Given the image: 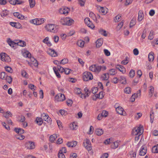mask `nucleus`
<instances>
[{
    "label": "nucleus",
    "instance_id": "1",
    "mask_svg": "<svg viewBox=\"0 0 158 158\" xmlns=\"http://www.w3.org/2000/svg\"><path fill=\"white\" fill-rule=\"evenodd\" d=\"M143 132V127L141 125H140L139 127L135 128L133 130L132 134L133 135L135 136V140L137 141L139 140V137L142 134Z\"/></svg>",
    "mask_w": 158,
    "mask_h": 158
},
{
    "label": "nucleus",
    "instance_id": "2",
    "mask_svg": "<svg viewBox=\"0 0 158 158\" xmlns=\"http://www.w3.org/2000/svg\"><path fill=\"white\" fill-rule=\"evenodd\" d=\"M45 28L47 31L51 32L56 33L58 31V26L53 24H48L45 26Z\"/></svg>",
    "mask_w": 158,
    "mask_h": 158
},
{
    "label": "nucleus",
    "instance_id": "3",
    "mask_svg": "<svg viewBox=\"0 0 158 158\" xmlns=\"http://www.w3.org/2000/svg\"><path fill=\"white\" fill-rule=\"evenodd\" d=\"M83 77L84 80L85 81L91 80L93 78L91 73L88 72H85L83 73Z\"/></svg>",
    "mask_w": 158,
    "mask_h": 158
},
{
    "label": "nucleus",
    "instance_id": "4",
    "mask_svg": "<svg viewBox=\"0 0 158 158\" xmlns=\"http://www.w3.org/2000/svg\"><path fill=\"white\" fill-rule=\"evenodd\" d=\"M1 59L3 61L9 62L11 61L10 57L5 53H1Z\"/></svg>",
    "mask_w": 158,
    "mask_h": 158
},
{
    "label": "nucleus",
    "instance_id": "5",
    "mask_svg": "<svg viewBox=\"0 0 158 158\" xmlns=\"http://www.w3.org/2000/svg\"><path fill=\"white\" fill-rule=\"evenodd\" d=\"M25 146L27 149H32L35 148V145L34 142L28 141L25 143Z\"/></svg>",
    "mask_w": 158,
    "mask_h": 158
},
{
    "label": "nucleus",
    "instance_id": "6",
    "mask_svg": "<svg viewBox=\"0 0 158 158\" xmlns=\"http://www.w3.org/2000/svg\"><path fill=\"white\" fill-rule=\"evenodd\" d=\"M55 98L56 100L58 102L63 101L65 99L64 95L61 94H58L55 96Z\"/></svg>",
    "mask_w": 158,
    "mask_h": 158
},
{
    "label": "nucleus",
    "instance_id": "7",
    "mask_svg": "<svg viewBox=\"0 0 158 158\" xmlns=\"http://www.w3.org/2000/svg\"><path fill=\"white\" fill-rule=\"evenodd\" d=\"M41 118L45 121L47 122L49 124L52 123L51 119L48 115L45 113H43L41 114Z\"/></svg>",
    "mask_w": 158,
    "mask_h": 158
},
{
    "label": "nucleus",
    "instance_id": "8",
    "mask_svg": "<svg viewBox=\"0 0 158 158\" xmlns=\"http://www.w3.org/2000/svg\"><path fill=\"white\" fill-rule=\"evenodd\" d=\"M69 9L66 7L60 8L59 10V12L60 13L66 15L68 14L69 11Z\"/></svg>",
    "mask_w": 158,
    "mask_h": 158
},
{
    "label": "nucleus",
    "instance_id": "9",
    "mask_svg": "<svg viewBox=\"0 0 158 158\" xmlns=\"http://www.w3.org/2000/svg\"><path fill=\"white\" fill-rule=\"evenodd\" d=\"M47 53L52 57H56L57 56V52L54 49L49 48L47 51Z\"/></svg>",
    "mask_w": 158,
    "mask_h": 158
},
{
    "label": "nucleus",
    "instance_id": "10",
    "mask_svg": "<svg viewBox=\"0 0 158 158\" xmlns=\"http://www.w3.org/2000/svg\"><path fill=\"white\" fill-rule=\"evenodd\" d=\"M13 15L15 17H16L18 19L21 20H24L27 19V17H25L18 12L14 13Z\"/></svg>",
    "mask_w": 158,
    "mask_h": 158
},
{
    "label": "nucleus",
    "instance_id": "11",
    "mask_svg": "<svg viewBox=\"0 0 158 158\" xmlns=\"http://www.w3.org/2000/svg\"><path fill=\"white\" fill-rule=\"evenodd\" d=\"M85 22L90 28L93 29L94 27V25L90 22L89 18H86L85 19Z\"/></svg>",
    "mask_w": 158,
    "mask_h": 158
},
{
    "label": "nucleus",
    "instance_id": "12",
    "mask_svg": "<svg viewBox=\"0 0 158 158\" xmlns=\"http://www.w3.org/2000/svg\"><path fill=\"white\" fill-rule=\"evenodd\" d=\"M147 148L144 146H142L140 150L139 155L140 156H143L145 155L147 152Z\"/></svg>",
    "mask_w": 158,
    "mask_h": 158
},
{
    "label": "nucleus",
    "instance_id": "13",
    "mask_svg": "<svg viewBox=\"0 0 158 158\" xmlns=\"http://www.w3.org/2000/svg\"><path fill=\"white\" fill-rule=\"evenodd\" d=\"M116 110L117 112L121 115H124L125 113L123 114L124 110L123 109L121 106H118L116 108Z\"/></svg>",
    "mask_w": 158,
    "mask_h": 158
},
{
    "label": "nucleus",
    "instance_id": "14",
    "mask_svg": "<svg viewBox=\"0 0 158 158\" xmlns=\"http://www.w3.org/2000/svg\"><path fill=\"white\" fill-rule=\"evenodd\" d=\"M10 24L12 26L15 27L16 28H20L21 27V25L19 23L10 22Z\"/></svg>",
    "mask_w": 158,
    "mask_h": 158
},
{
    "label": "nucleus",
    "instance_id": "15",
    "mask_svg": "<svg viewBox=\"0 0 158 158\" xmlns=\"http://www.w3.org/2000/svg\"><path fill=\"white\" fill-rule=\"evenodd\" d=\"M144 17V14L143 13V11L140 10L138 13V20L140 22L142 20Z\"/></svg>",
    "mask_w": 158,
    "mask_h": 158
},
{
    "label": "nucleus",
    "instance_id": "16",
    "mask_svg": "<svg viewBox=\"0 0 158 158\" xmlns=\"http://www.w3.org/2000/svg\"><path fill=\"white\" fill-rule=\"evenodd\" d=\"M7 42L9 45L12 47L14 48L15 46H16V43L12 41L10 38L7 39Z\"/></svg>",
    "mask_w": 158,
    "mask_h": 158
},
{
    "label": "nucleus",
    "instance_id": "17",
    "mask_svg": "<svg viewBox=\"0 0 158 158\" xmlns=\"http://www.w3.org/2000/svg\"><path fill=\"white\" fill-rule=\"evenodd\" d=\"M116 68L120 72H122L123 73H124L126 72L125 68L122 65H117L116 66Z\"/></svg>",
    "mask_w": 158,
    "mask_h": 158
},
{
    "label": "nucleus",
    "instance_id": "18",
    "mask_svg": "<svg viewBox=\"0 0 158 158\" xmlns=\"http://www.w3.org/2000/svg\"><path fill=\"white\" fill-rule=\"evenodd\" d=\"M9 2L10 4L13 5H19L23 3L22 1H9Z\"/></svg>",
    "mask_w": 158,
    "mask_h": 158
},
{
    "label": "nucleus",
    "instance_id": "19",
    "mask_svg": "<svg viewBox=\"0 0 158 158\" xmlns=\"http://www.w3.org/2000/svg\"><path fill=\"white\" fill-rule=\"evenodd\" d=\"M49 38L48 37H47L43 40V42L45 44H46L48 46H51L52 44L49 41Z\"/></svg>",
    "mask_w": 158,
    "mask_h": 158
},
{
    "label": "nucleus",
    "instance_id": "20",
    "mask_svg": "<svg viewBox=\"0 0 158 158\" xmlns=\"http://www.w3.org/2000/svg\"><path fill=\"white\" fill-rule=\"evenodd\" d=\"M99 12H101L103 15H106L108 12V9L107 8H104L103 7H100Z\"/></svg>",
    "mask_w": 158,
    "mask_h": 158
},
{
    "label": "nucleus",
    "instance_id": "21",
    "mask_svg": "<svg viewBox=\"0 0 158 158\" xmlns=\"http://www.w3.org/2000/svg\"><path fill=\"white\" fill-rule=\"evenodd\" d=\"M77 144V142L76 141H73L71 142H68L67 144V146L69 147H75Z\"/></svg>",
    "mask_w": 158,
    "mask_h": 158
},
{
    "label": "nucleus",
    "instance_id": "22",
    "mask_svg": "<svg viewBox=\"0 0 158 158\" xmlns=\"http://www.w3.org/2000/svg\"><path fill=\"white\" fill-rule=\"evenodd\" d=\"M14 131L18 134L21 135L24 133V130L21 128H15Z\"/></svg>",
    "mask_w": 158,
    "mask_h": 158
},
{
    "label": "nucleus",
    "instance_id": "23",
    "mask_svg": "<svg viewBox=\"0 0 158 158\" xmlns=\"http://www.w3.org/2000/svg\"><path fill=\"white\" fill-rule=\"evenodd\" d=\"M66 25L70 26L74 23V20L70 18L67 17Z\"/></svg>",
    "mask_w": 158,
    "mask_h": 158
},
{
    "label": "nucleus",
    "instance_id": "24",
    "mask_svg": "<svg viewBox=\"0 0 158 158\" xmlns=\"http://www.w3.org/2000/svg\"><path fill=\"white\" fill-rule=\"evenodd\" d=\"M154 53L152 52L149 53L148 55V60L149 61H152L154 59Z\"/></svg>",
    "mask_w": 158,
    "mask_h": 158
},
{
    "label": "nucleus",
    "instance_id": "25",
    "mask_svg": "<svg viewBox=\"0 0 158 158\" xmlns=\"http://www.w3.org/2000/svg\"><path fill=\"white\" fill-rule=\"evenodd\" d=\"M103 43V40L101 38L99 39L96 41V46L97 47L99 48Z\"/></svg>",
    "mask_w": 158,
    "mask_h": 158
},
{
    "label": "nucleus",
    "instance_id": "26",
    "mask_svg": "<svg viewBox=\"0 0 158 158\" xmlns=\"http://www.w3.org/2000/svg\"><path fill=\"white\" fill-rule=\"evenodd\" d=\"M36 123L39 125H41L42 124L43 122L42 118L38 117L35 120Z\"/></svg>",
    "mask_w": 158,
    "mask_h": 158
},
{
    "label": "nucleus",
    "instance_id": "27",
    "mask_svg": "<svg viewBox=\"0 0 158 158\" xmlns=\"http://www.w3.org/2000/svg\"><path fill=\"white\" fill-rule=\"evenodd\" d=\"M57 138L56 134H54L50 137V141L51 142H54V141Z\"/></svg>",
    "mask_w": 158,
    "mask_h": 158
},
{
    "label": "nucleus",
    "instance_id": "28",
    "mask_svg": "<svg viewBox=\"0 0 158 158\" xmlns=\"http://www.w3.org/2000/svg\"><path fill=\"white\" fill-rule=\"evenodd\" d=\"M85 91L86 90L87 92L86 91L85 95L81 94V97L82 98H85L86 97H88L89 95V94L90 93L89 90L87 88H85Z\"/></svg>",
    "mask_w": 158,
    "mask_h": 158
},
{
    "label": "nucleus",
    "instance_id": "29",
    "mask_svg": "<svg viewBox=\"0 0 158 158\" xmlns=\"http://www.w3.org/2000/svg\"><path fill=\"white\" fill-rule=\"evenodd\" d=\"M95 132L97 135L98 136H100L103 134V130L100 129H97L95 130Z\"/></svg>",
    "mask_w": 158,
    "mask_h": 158
},
{
    "label": "nucleus",
    "instance_id": "30",
    "mask_svg": "<svg viewBox=\"0 0 158 158\" xmlns=\"http://www.w3.org/2000/svg\"><path fill=\"white\" fill-rule=\"evenodd\" d=\"M136 23V18L133 17L131 19L130 24V27L131 28L134 26Z\"/></svg>",
    "mask_w": 158,
    "mask_h": 158
},
{
    "label": "nucleus",
    "instance_id": "31",
    "mask_svg": "<svg viewBox=\"0 0 158 158\" xmlns=\"http://www.w3.org/2000/svg\"><path fill=\"white\" fill-rule=\"evenodd\" d=\"M119 142L120 141L117 140L114 142L113 145L111 146L112 148L113 149H115L117 148L118 145L119 143Z\"/></svg>",
    "mask_w": 158,
    "mask_h": 158
},
{
    "label": "nucleus",
    "instance_id": "32",
    "mask_svg": "<svg viewBox=\"0 0 158 158\" xmlns=\"http://www.w3.org/2000/svg\"><path fill=\"white\" fill-rule=\"evenodd\" d=\"M17 45H19L21 47H24L26 45V43L24 41L20 40L19 42L16 43V46Z\"/></svg>",
    "mask_w": 158,
    "mask_h": 158
},
{
    "label": "nucleus",
    "instance_id": "33",
    "mask_svg": "<svg viewBox=\"0 0 158 158\" xmlns=\"http://www.w3.org/2000/svg\"><path fill=\"white\" fill-rule=\"evenodd\" d=\"M53 69L57 77L60 78L61 77L58 71V70L57 69V68L56 67H53Z\"/></svg>",
    "mask_w": 158,
    "mask_h": 158
},
{
    "label": "nucleus",
    "instance_id": "34",
    "mask_svg": "<svg viewBox=\"0 0 158 158\" xmlns=\"http://www.w3.org/2000/svg\"><path fill=\"white\" fill-rule=\"evenodd\" d=\"M109 77V74L108 73H105L103 74L102 77V80H107Z\"/></svg>",
    "mask_w": 158,
    "mask_h": 158
},
{
    "label": "nucleus",
    "instance_id": "35",
    "mask_svg": "<svg viewBox=\"0 0 158 158\" xmlns=\"http://www.w3.org/2000/svg\"><path fill=\"white\" fill-rule=\"evenodd\" d=\"M70 127L71 129L73 130L76 129L77 127V125L75 122L73 123L72 124H71Z\"/></svg>",
    "mask_w": 158,
    "mask_h": 158
},
{
    "label": "nucleus",
    "instance_id": "36",
    "mask_svg": "<svg viewBox=\"0 0 158 158\" xmlns=\"http://www.w3.org/2000/svg\"><path fill=\"white\" fill-rule=\"evenodd\" d=\"M152 151V152L154 153H158V144L153 147Z\"/></svg>",
    "mask_w": 158,
    "mask_h": 158
},
{
    "label": "nucleus",
    "instance_id": "37",
    "mask_svg": "<svg viewBox=\"0 0 158 158\" xmlns=\"http://www.w3.org/2000/svg\"><path fill=\"white\" fill-rule=\"evenodd\" d=\"M84 41L81 40H78L77 43V45L81 47H83L84 46Z\"/></svg>",
    "mask_w": 158,
    "mask_h": 158
},
{
    "label": "nucleus",
    "instance_id": "38",
    "mask_svg": "<svg viewBox=\"0 0 158 158\" xmlns=\"http://www.w3.org/2000/svg\"><path fill=\"white\" fill-rule=\"evenodd\" d=\"M99 32L101 34L105 36H106L107 35V34L106 33V31L102 29H100L99 30Z\"/></svg>",
    "mask_w": 158,
    "mask_h": 158
},
{
    "label": "nucleus",
    "instance_id": "39",
    "mask_svg": "<svg viewBox=\"0 0 158 158\" xmlns=\"http://www.w3.org/2000/svg\"><path fill=\"white\" fill-rule=\"evenodd\" d=\"M95 96L96 98H99L100 99H102L104 97L103 92H100L99 94H96L95 95Z\"/></svg>",
    "mask_w": 158,
    "mask_h": 158
},
{
    "label": "nucleus",
    "instance_id": "40",
    "mask_svg": "<svg viewBox=\"0 0 158 158\" xmlns=\"http://www.w3.org/2000/svg\"><path fill=\"white\" fill-rule=\"evenodd\" d=\"M21 74L22 76L26 78H28V75L27 73L24 70H22L21 71Z\"/></svg>",
    "mask_w": 158,
    "mask_h": 158
},
{
    "label": "nucleus",
    "instance_id": "41",
    "mask_svg": "<svg viewBox=\"0 0 158 158\" xmlns=\"http://www.w3.org/2000/svg\"><path fill=\"white\" fill-rule=\"evenodd\" d=\"M154 32L153 30H151L148 36V38L150 40H152L154 38Z\"/></svg>",
    "mask_w": 158,
    "mask_h": 158
},
{
    "label": "nucleus",
    "instance_id": "42",
    "mask_svg": "<svg viewBox=\"0 0 158 158\" xmlns=\"http://www.w3.org/2000/svg\"><path fill=\"white\" fill-rule=\"evenodd\" d=\"M138 97V94H133L130 98V100L132 102H133L135 101V98Z\"/></svg>",
    "mask_w": 158,
    "mask_h": 158
},
{
    "label": "nucleus",
    "instance_id": "43",
    "mask_svg": "<svg viewBox=\"0 0 158 158\" xmlns=\"http://www.w3.org/2000/svg\"><path fill=\"white\" fill-rule=\"evenodd\" d=\"M117 73L115 69H111L110 70L109 73L110 75H114Z\"/></svg>",
    "mask_w": 158,
    "mask_h": 158
},
{
    "label": "nucleus",
    "instance_id": "44",
    "mask_svg": "<svg viewBox=\"0 0 158 158\" xmlns=\"http://www.w3.org/2000/svg\"><path fill=\"white\" fill-rule=\"evenodd\" d=\"M0 14L2 17L6 16L8 14V11L7 10H3L1 12Z\"/></svg>",
    "mask_w": 158,
    "mask_h": 158
},
{
    "label": "nucleus",
    "instance_id": "45",
    "mask_svg": "<svg viewBox=\"0 0 158 158\" xmlns=\"http://www.w3.org/2000/svg\"><path fill=\"white\" fill-rule=\"evenodd\" d=\"M150 91L149 92V95L151 97L154 92V88L152 86L150 87Z\"/></svg>",
    "mask_w": 158,
    "mask_h": 158
},
{
    "label": "nucleus",
    "instance_id": "46",
    "mask_svg": "<svg viewBox=\"0 0 158 158\" xmlns=\"http://www.w3.org/2000/svg\"><path fill=\"white\" fill-rule=\"evenodd\" d=\"M45 21V19H44L42 18L40 19H38L37 25H39L43 23Z\"/></svg>",
    "mask_w": 158,
    "mask_h": 158
},
{
    "label": "nucleus",
    "instance_id": "47",
    "mask_svg": "<svg viewBox=\"0 0 158 158\" xmlns=\"http://www.w3.org/2000/svg\"><path fill=\"white\" fill-rule=\"evenodd\" d=\"M123 24V21H122L117 25L116 29L117 30H119L122 27Z\"/></svg>",
    "mask_w": 158,
    "mask_h": 158
},
{
    "label": "nucleus",
    "instance_id": "48",
    "mask_svg": "<svg viewBox=\"0 0 158 158\" xmlns=\"http://www.w3.org/2000/svg\"><path fill=\"white\" fill-rule=\"evenodd\" d=\"M67 17L65 18H61L60 20V23L63 25H66L67 21Z\"/></svg>",
    "mask_w": 158,
    "mask_h": 158
},
{
    "label": "nucleus",
    "instance_id": "49",
    "mask_svg": "<svg viewBox=\"0 0 158 158\" xmlns=\"http://www.w3.org/2000/svg\"><path fill=\"white\" fill-rule=\"evenodd\" d=\"M96 65L93 64L89 67V70L93 72H95Z\"/></svg>",
    "mask_w": 158,
    "mask_h": 158
},
{
    "label": "nucleus",
    "instance_id": "50",
    "mask_svg": "<svg viewBox=\"0 0 158 158\" xmlns=\"http://www.w3.org/2000/svg\"><path fill=\"white\" fill-rule=\"evenodd\" d=\"M29 3L31 8L33 7L36 4L35 1H29Z\"/></svg>",
    "mask_w": 158,
    "mask_h": 158
},
{
    "label": "nucleus",
    "instance_id": "51",
    "mask_svg": "<svg viewBox=\"0 0 158 158\" xmlns=\"http://www.w3.org/2000/svg\"><path fill=\"white\" fill-rule=\"evenodd\" d=\"M6 70L8 72L12 73L13 72V70L12 68L10 67L6 66L5 67Z\"/></svg>",
    "mask_w": 158,
    "mask_h": 158
},
{
    "label": "nucleus",
    "instance_id": "52",
    "mask_svg": "<svg viewBox=\"0 0 158 158\" xmlns=\"http://www.w3.org/2000/svg\"><path fill=\"white\" fill-rule=\"evenodd\" d=\"M6 76L7 77L5 72H2L0 74V78L2 79H4Z\"/></svg>",
    "mask_w": 158,
    "mask_h": 158
},
{
    "label": "nucleus",
    "instance_id": "53",
    "mask_svg": "<svg viewBox=\"0 0 158 158\" xmlns=\"http://www.w3.org/2000/svg\"><path fill=\"white\" fill-rule=\"evenodd\" d=\"M130 155L131 156V158H135L136 152L131 151L130 152Z\"/></svg>",
    "mask_w": 158,
    "mask_h": 158
},
{
    "label": "nucleus",
    "instance_id": "54",
    "mask_svg": "<svg viewBox=\"0 0 158 158\" xmlns=\"http://www.w3.org/2000/svg\"><path fill=\"white\" fill-rule=\"evenodd\" d=\"M89 16L94 20H96V17L95 15L92 12H90L89 13Z\"/></svg>",
    "mask_w": 158,
    "mask_h": 158
},
{
    "label": "nucleus",
    "instance_id": "55",
    "mask_svg": "<svg viewBox=\"0 0 158 158\" xmlns=\"http://www.w3.org/2000/svg\"><path fill=\"white\" fill-rule=\"evenodd\" d=\"M16 138L17 139H20V140H23L25 138V136L21 135H17L15 136Z\"/></svg>",
    "mask_w": 158,
    "mask_h": 158
},
{
    "label": "nucleus",
    "instance_id": "56",
    "mask_svg": "<svg viewBox=\"0 0 158 158\" xmlns=\"http://www.w3.org/2000/svg\"><path fill=\"white\" fill-rule=\"evenodd\" d=\"M135 74V71L133 70V69L131 70L129 73L130 77L131 78H133Z\"/></svg>",
    "mask_w": 158,
    "mask_h": 158
},
{
    "label": "nucleus",
    "instance_id": "57",
    "mask_svg": "<svg viewBox=\"0 0 158 158\" xmlns=\"http://www.w3.org/2000/svg\"><path fill=\"white\" fill-rule=\"evenodd\" d=\"M60 62V64H64L68 63V60L67 58H64L62 59Z\"/></svg>",
    "mask_w": 158,
    "mask_h": 158
},
{
    "label": "nucleus",
    "instance_id": "58",
    "mask_svg": "<svg viewBox=\"0 0 158 158\" xmlns=\"http://www.w3.org/2000/svg\"><path fill=\"white\" fill-rule=\"evenodd\" d=\"M102 69L101 66H98L96 65L95 72H99L101 71Z\"/></svg>",
    "mask_w": 158,
    "mask_h": 158
},
{
    "label": "nucleus",
    "instance_id": "59",
    "mask_svg": "<svg viewBox=\"0 0 158 158\" xmlns=\"http://www.w3.org/2000/svg\"><path fill=\"white\" fill-rule=\"evenodd\" d=\"M12 117V114L10 111H7L4 117L6 118H8V116Z\"/></svg>",
    "mask_w": 158,
    "mask_h": 158
},
{
    "label": "nucleus",
    "instance_id": "60",
    "mask_svg": "<svg viewBox=\"0 0 158 158\" xmlns=\"http://www.w3.org/2000/svg\"><path fill=\"white\" fill-rule=\"evenodd\" d=\"M131 91V89L130 87H127L124 89V92L127 94H129Z\"/></svg>",
    "mask_w": 158,
    "mask_h": 158
},
{
    "label": "nucleus",
    "instance_id": "61",
    "mask_svg": "<svg viewBox=\"0 0 158 158\" xmlns=\"http://www.w3.org/2000/svg\"><path fill=\"white\" fill-rule=\"evenodd\" d=\"M57 125L58 126L59 128L60 129H61L63 128V127L62 126V123L60 121L58 120L57 121Z\"/></svg>",
    "mask_w": 158,
    "mask_h": 158
},
{
    "label": "nucleus",
    "instance_id": "62",
    "mask_svg": "<svg viewBox=\"0 0 158 158\" xmlns=\"http://www.w3.org/2000/svg\"><path fill=\"white\" fill-rule=\"evenodd\" d=\"M24 56L30 58L31 57V54L28 52H24L23 54Z\"/></svg>",
    "mask_w": 158,
    "mask_h": 158
},
{
    "label": "nucleus",
    "instance_id": "63",
    "mask_svg": "<svg viewBox=\"0 0 158 158\" xmlns=\"http://www.w3.org/2000/svg\"><path fill=\"white\" fill-rule=\"evenodd\" d=\"M57 69L58 70V71H59L60 73H62L63 72H64V69L61 67L60 66H59L57 68Z\"/></svg>",
    "mask_w": 158,
    "mask_h": 158
},
{
    "label": "nucleus",
    "instance_id": "64",
    "mask_svg": "<svg viewBox=\"0 0 158 158\" xmlns=\"http://www.w3.org/2000/svg\"><path fill=\"white\" fill-rule=\"evenodd\" d=\"M58 156L59 158H65V155L64 154L60 152H59Z\"/></svg>",
    "mask_w": 158,
    "mask_h": 158
}]
</instances>
